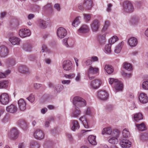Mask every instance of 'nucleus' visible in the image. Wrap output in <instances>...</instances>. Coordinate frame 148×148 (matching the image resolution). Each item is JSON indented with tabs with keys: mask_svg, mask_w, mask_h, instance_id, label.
<instances>
[{
	"mask_svg": "<svg viewBox=\"0 0 148 148\" xmlns=\"http://www.w3.org/2000/svg\"><path fill=\"white\" fill-rule=\"evenodd\" d=\"M124 44V42L122 41L119 42L115 46L114 50V51L115 53L118 54L120 52Z\"/></svg>",
	"mask_w": 148,
	"mask_h": 148,
	"instance_id": "obj_28",
	"label": "nucleus"
},
{
	"mask_svg": "<svg viewBox=\"0 0 148 148\" xmlns=\"http://www.w3.org/2000/svg\"><path fill=\"white\" fill-rule=\"evenodd\" d=\"M75 80L77 82H79L81 80V74L79 72H77L75 78Z\"/></svg>",
	"mask_w": 148,
	"mask_h": 148,
	"instance_id": "obj_47",
	"label": "nucleus"
},
{
	"mask_svg": "<svg viewBox=\"0 0 148 148\" xmlns=\"http://www.w3.org/2000/svg\"><path fill=\"white\" fill-rule=\"evenodd\" d=\"M82 113L84 114V115L80 116L79 119V120L82 122L84 127L88 128L89 126L86 118L85 115L90 116L91 115V113L90 108L89 107L86 108L83 111Z\"/></svg>",
	"mask_w": 148,
	"mask_h": 148,
	"instance_id": "obj_2",
	"label": "nucleus"
},
{
	"mask_svg": "<svg viewBox=\"0 0 148 148\" xmlns=\"http://www.w3.org/2000/svg\"><path fill=\"white\" fill-rule=\"evenodd\" d=\"M113 87L116 91H122L123 88V84L122 82L118 80L116 82Z\"/></svg>",
	"mask_w": 148,
	"mask_h": 148,
	"instance_id": "obj_25",
	"label": "nucleus"
},
{
	"mask_svg": "<svg viewBox=\"0 0 148 148\" xmlns=\"http://www.w3.org/2000/svg\"><path fill=\"white\" fill-rule=\"evenodd\" d=\"M102 34H100L98 36L99 41L100 43H104L105 41L106 35L108 33V32H105L102 31Z\"/></svg>",
	"mask_w": 148,
	"mask_h": 148,
	"instance_id": "obj_24",
	"label": "nucleus"
},
{
	"mask_svg": "<svg viewBox=\"0 0 148 148\" xmlns=\"http://www.w3.org/2000/svg\"><path fill=\"white\" fill-rule=\"evenodd\" d=\"M100 23L98 20H94L90 24V27L93 32H97L99 30L100 26Z\"/></svg>",
	"mask_w": 148,
	"mask_h": 148,
	"instance_id": "obj_8",
	"label": "nucleus"
},
{
	"mask_svg": "<svg viewBox=\"0 0 148 148\" xmlns=\"http://www.w3.org/2000/svg\"><path fill=\"white\" fill-rule=\"evenodd\" d=\"M9 40L13 45H19L21 41L20 38L14 36L10 37L9 39Z\"/></svg>",
	"mask_w": 148,
	"mask_h": 148,
	"instance_id": "obj_26",
	"label": "nucleus"
},
{
	"mask_svg": "<svg viewBox=\"0 0 148 148\" xmlns=\"http://www.w3.org/2000/svg\"><path fill=\"white\" fill-rule=\"evenodd\" d=\"M7 63L10 65H13L15 63V60L13 58H10L7 59Z\"/></svg>",
	"mask_w": 148,
	"mask_h": 148,
	"instance_id": "obj_58",
	"label": "nucleus"
},
{
	"mask_svg": "<svg viewBox=\"0 0 148 148\" xmlns=\"http://www.w3.org/2000/svg\"><path fill=\"white\" fill-rule=\"evenodd\" d=\"M81 17L78 16L76 17L73 21L72 25L74 27H77L80 23Z\"/></svg>",
	"mask_w": 148,
	"mask_h": 148,
	"instance_id": "obj_30",
	"label": "nucleus"
},
{
	"mask_svg": "<svg viewBox=\"0 0 148 148\" xmlns=\"http://www.w3.org/2000/svg\"><path fill=\"white\" fill-rule=\"evenodd\" d=\"M135 126L138 130L140 131H142L146 130V126L144 123L140 124H136Z\"/></svg>",
	"mask_w": 148,
	"mask_h": 148,
	"instance_id": "obj_32",
	"label": "nucleus"
},
{
	"mask_svg": "<svg viewBox=\"0 0 148 148\" xmlns=\"http://www.w3.org/2000/svg\"><path fill=\"white\" fill-rule=\"evenodd\" d=\"M118 39V38L116 36H114L109 39V44H111V45L112 44H113Z\"/></svg>",
	"mask_w": 148,
	"mask_h": 148,
	"instance_id": "obj_45",
	"label": "nucleus"
},
{
	"mask_svg": "<svg viewBox=\"0 0 148 148\" xmlns=\"http://www.w3.org/2000/svg\"><path fill=\"white\" fill-rule=\"evenodd\" d=\"M19 71L24 74H27L29 73L30 71L27 67L25 65H22L19 67Z\"/></svg>",
	"mask_w": 148,
	"mask_h": 148,
	"instance_id": "obj_27",
	"label": "nucleus"
},
{
	"mask_svg": "<svg viewBox=\"0 0 148 148\" xmlns=\"http://www.w3.org/2000/svg\"><path fill=\"white\" fill-rule=\"evenodd\" d=\"M120 135V132L119 130L117 129L114 130L113 131L112 135V137L108 140L109 143L112 144H117L118 142V138Z\"/></svg>",
	"mask_w": 148,
	"mask_h": 148,
	"instance_id": "obj_3",
	"label": "nucleus"
},
{
	"mask_svg": "<svg viewBox=\"0 0 148 148\" xmlns=\"http://www.w3.org/2000/svg\"><path fill=\"white\" fill-rule=\"evenodd\" d=\"M118 80L114 78H110L109 79V83L110 85H113V86L115 84L116 82L118 81Z\"/></svg>",
	"mask_w": 148,
	"mask_h": 148,
	"instance_id": "obj_50",
	"label": "nucleus"
},
{
	"mask_svg": "<svg viewBox=\"0 0 148 148\" xmlns=\"http://www.w3.org/2000/svg\"><path fill=\"white\" fill-rule=\"evenodd\" d=\"M122 75L125 79L129 78L132 76V74L131 73H127L123 72L122 73Z\"/></svg>",
	"mask_w": 148,
	"mask_h": 148,
	"instance_id": "obj_55",
	"label": "nucleus"
},
{
	"mask_svg": "<svg viewBox=\"0 0 148 148\" xmlns=\"http://www.w3.org/2000/svg\"><path fill=\"white\" fill-rule=\"evenodd\" d=\"M123 10L125 12L131 13L134 10V8L132 2L129 1H125L123 5Z\"/></svg>",
	"mask_w": 148,
	"mask_h": 148,
	"instance_id": "obj_4",
	"label": "nucleus"
},
{
	"mask_svg": "<svg viewBox=\"0 0 148 148\" xmlns=\"http://www.w3.org/2000/svg\"><path fill=\"white\" fill-rule=\"evenodd\" d=\"M97 96L99 99L102 100H105L108 98V94L105 90H101L98 92Z\"/></svg>",
	"mask_w": 148,
	"mask_h": 148,
	"instance_id": "obj_12",
	"label": "nucleus"
},
{
	"mask_svg": "<svg viewBox=\"0 0 148 148\" xmlns=\"http://www.w3.org/2000/svg\"><path fill=\"white\" fill-rule=\"evenodd\" d=\"M104 69L106 73L109 74L112 73L114 71L113 67L112 66L108 64L105 65Z\"/></svg>",
	"mask_w": 148,
	"mask_h": 148,
	"instance_id": "obj_35",
	"label": "nucleus"
},
{
	"mask_svg": "<svg viewBox=\"0 0 148 148\" xmlns=\"http://www.w3.org/2000/svg\"><path fill=\"white\" fill-rule=\"evenodd\" d=\"M99 69L96 66H90L87 71V73L88 76L90 80H92L95 78L93 76L90 77L92 75L96 74L99 73Z\"/></svg>",
	"mask_w": 148,
	"mask_h": 148,
	"instance_id": "obj_5",
	"label": "nucleus"
},
{
	"mask_svg": "<svg viewBox=\"0 0 148 148\" xmlns=\"http://www.w3.org/2000/svg\"><path fill=\"white\" fill-rule=\"evenodd\" d=\"M112 129L110 127H105L103 129L102 134H110L112 133Z\"/></svg>",
	"mask_w": 148,
	"mask_h": 148,
	"instance_id": "obj_38",
	"label": "nucleus"
},
{
	"mask_svg": "<svg viewBox=\"0 0 148 148\" xmlns=\"http://www.w3.org/2000/svg\"><path fill=\"white\" fill-rule=\"evenodd\" d=\"M50 52V51L48 49L47 46L46 45L43 44L42 46V50L40 52Z\"/></svg>",
	"mask_w": 148,
	"mask_h": 148,
	"instance_id": "obj_51",
	"label": "nucleus"
},
{
	"mask_svg": "<svg viewBox=\"0 0 148 148\" xmlns=\"http://www.w3.org/2000/svg\"><path fill=\"white\" fill-rule=\"evenodd\" d=\"M17 125L24 130H26L29 127V123L23 120H18Z\"/></svg>",
	"mask_w": 148,
	"mask_h": 148,
	"instance_id": "obj_15",
	"label": "nucleus"
},
{
	"mask_svg": "<svg viewBox=\"0 0 148 148\" xmlns=\"http://www.w3.org/2000/svg\"><path fill=\"white\" fill-rule=\"evenodd\" d=\"M96 138V136L93 135H90L88 136V141L90 144L93 145H95L97 144Z\"/></svg>",
	"mask_w": 148,
	"mask_h": 148,
	"instance_id": "obj_31",
	"label": "nucleus"
},
{
	"mask_svg": "<svg viewBox=\"0 0 148 148\" xmlns=\"http://www.w3.org/2000/svg\"><path fill=\"white\" fill-rule=\"evenodd\" d=\"M39 145L38 143L35 140H31L30 143L29 148H39Z\"/></svg>",
	"mask_w": 148,
	"mask_h": 148,
	"instance_id": "obj_36",
	"label": "nucleus"
},
{
	"mask_svg": "<svg viewBox=\"0 0 148 148\" xmlns=\"http://www.w3.org/2000/svg\"><path fill=\"white\" fill-rule=\"evenodd\" d=\"M51 4L49 3L44 6L42 8L44 11H45L51 10Z\"/></svg>",
	"mask_w": 148,
	"mask_h": 148,
	"instance_id": "obj_52",
	"label": "nucleus"
},
{
	"mask_svg": "<svg viewBox=\"0 0 148 148\" xmlns=\"http://www.w3.org/2000/svg\"><path fill=\"white\" fill-rule=\"evenodd\" d=\"M147 137V135L145 134H141L139 136V139L140 140L143 141L145 140Z\"/></svg>",
	"mask_w": 148,
	"mask_h": 148,
	"instance_id": "obj_56",
	"label": "nucleus"
},
{
	"mask_svg": "<svg viewBox=\"0 0 148 148\" xmlns=\"http://www.w3.org/2000/svg\"><path fill=\"white\" fill-rule=\"evenodd\" d=\"M83 18L86 22H88L90 20L91 14H88L84 13L83 14Z\"/></svg>",
	"mask_w": 148,
	"mask_h": 148,
	"instance_id": "obj_43",
	"label": "nucleus"
},
{
	"mask_svg": "<svg viewBox=\"0 0 148 148\" xmlns=\"http://www.w3.org/2000/svg\"><path fill=\"white\" fill-rule=\"evenodd\" d=\"M33 136L36 139L40 140H43L45 137L44 133L40 130H37L35 131Z\"/></svg>",
	"mask_w": 148,
	"mask_h": 148,
	"instance_id": "obj_11",
	"label": "nucleus"
},
{
	"mask_svg": "<svg viewBox=\"0 0 148 148\" xmlns=\"http://www.w3.org/2000/svg\"><path fill=\"white\" fill-rule=\"evenodd\" d=\"M10 97L8 94L3 93L0 95V102L3 105H6L9 102Z\"/></svg>",
	"mask_w": 148,
	"mask_h": 148,
	"instance_id": "obj_7",
	"label": "nucleus"
},
{
	"mask_svg": "<svg viewBox=\"0 0 148 148\" xmlns=\"http://www.w3.org/2000/svg\"><path fill=\"white\" fill-rule=\"evenodd\" d=\"M89 30L88 27L87 25L84 24L81 26L78 30L77 33L79 34H84L88 32Z\"/></svg>",
	"mask_w": 148,
	"mask_h": 148,
	"instance_id": "obj_21",
	"label": "nucleus"
},
{
	"mask_svg": "<svg viewBox=\"0 0 148 148\" xmlns=\"http://www.w3.org/2000/svg\"><path fill=\"white\" fill-rule=\"evenodd\" d=\"M6 110L9 112L11 113H14L16 112L17 111V108L16 106L11 104L6 107Z\"/></svg>",
	"mask_w": 148,
	"mask_h": 148,
	"instance_id": "obj_22",
	"label": "nucleus"
},
{
	"mask_svg": "<svg viewBox=\"0 0 148 148\" xmlns=\"http://www.w3.org/2000/svg\"><path fill=\"white\" fill-rule=\"evenodd\" d=\"M8 84L7 80L0 81V88H6L8 86Z\"/></svg>",
	"mask_w": 148,
	"mask_h": 148,
	"instance_id": "obj_39",
	"label": "nucleus"
},
{
	"mask_svg": "<svg viewBox=\"0 0 148 148\" xmlns=\"http://www.w3.org/2000/svg\"><path fill=\"white\" fill-rule=\"evenodd\" d=\"M69 38H66L62 40V43L63 45L67 48H69L68 45V39Z\"/></svg>",
	"mask_w": 148,
	"mask_h": 148,
	"instance_id": "obj_53",
	"label": "nucleus"
},
{
	"mask_svg": "<svg viewBox=\"0 0 148 148\" xmlns=\"http://www.w3.org/2000/svg\"><path fill=\"white\" fill-rule=\"evenodd\" d=\"M69 48L73 47L75 46V41L69 38L68 39Z\"/></svg>",
	"mask_w": 148,
	"mask_h": 148,
	"instance_id": "obj_49",
	"label": "nucleus"
},
{
	"mask_svg": "<svg viewBox=\"0 0 148 148\" xmlns=\"http://www.w3.org/2000/svg\"><path fill=\"white\" fill-rule=\"evenodd\" d=\"M72 123L73 126L71 127V129L72 130L75 131L79 129V126L77 121L75 120H73L72 121Z\"/></svg>",
	"mask_w": 148,
	"mask_h": 148,
	"instance_id": "obj_34",
	"label": "nucleus"
},
{
	"mask_svg": "<svg viewBox=\"0 0 148 148\" xmlns=\"http://www.w3.org/2000/svg\"><path fill=\"white\" fill-rule=\"evenodd\" d=\"M26 146V144L23 143H19L18 145V148H25Z\"/></svg>",
	"mask_w": 148,
	"mask_h": 148,
	"instance_id": "obj_64",
	"label": "nucleus"
},
{
	"mask_svg": "<svg viewBox=\"0 0 148 148\" xmlns=\"http://www.w3.org/2000/svg\"><path fill=\"white\" fill-rule=\"evenodd\" d=\"M8 48L5 46L0 47V56L4 58L8 55Z\"/></svg>",
	"mask_w": 148,
	"mask_h": 148,
	"instance_id": "obj_17",
	"label": "nucleus"
},
{
	"mask_svg": "<svg viewBox=\"0 0 148 148\" xmlns=\"http://www.w3.org/2000/svg\"><path fill=\"white\" fill-rule=\"evenodd\" d=\"M75 76V75L74 73H72L69 75H65V77L66 78L72 79Z\"/></svg>",
	"mask_w": 148,
	"mask_h": 148,
	"instance_id": "obj_61",
	"label": "nucleus"
},
{
	"mask_svg": "<svg viewBox=\"0 0 148 148\" xmlns=\"http://www.w3.org/2000/svg\"><path fill=\"white\" fill-rule=\"evenodd\" d=\"M72 64L71 61L67 60L63 62V68L66 71H69L72 68Z\"/></svg>",
	"mask_w": 148,
	"mask_h": 148,
	"instance_id": "obj_18",
	"label": "nucleus"
},
{
	"mask_svg": "<svg viewBox=\"0 0 148 148\" xmlns=\"http://www.w3.org/2000/svg\"><path fill=\"white\" fill-rule=\"evenodd\" d=\"M109 23L108 21L105 22L104 24L102 29L103 32H105L107 29L108 27L109 26Z\"/></svg>",
	"mask_w": 148,
	"mask_h": 148,
	"instance_id": "obj_57",
	"label": "nucleus"
},
{
	"mask_svg": "<svg viewBox=\"0 0 148 148\" xmlns=\"http://www.w3.org/2000/svg\"><path fill=\"white\" fill-rule=\"evenodd\" d=\"M112 5L111 3H108L107 4V7L106 8V10L108 12H111L112 11Z\"/></svg>",
	"mask_w": 148,
	"mask_h": 148,
	"instance_id": "obj_54",
	"label": "nucleus"
},
{
	"mask_svg": "<svg viewBox=\"0 0 148 148\" xmlns=\"http://www.w3.org/2000/svg\"><path fill=\"white\" fill-rule=\"evenodd\" d=\"M143 118V115L140 112L136 113L134 115V120L136 122H138L140 120L142 119Z\"/></svg>",
	"mask_w": 148,
	"mask_h": 148,
	"instance_id": "obj_33",
	"label": "nucleus"
},
{
	"mask_svg": "<svg viewBox=\"0 0 148 148\" xmlns=\"http://www.w3.org/2000/svg\"><path fill=\"white\" fill-rule=\"evenodd\" d=\"M84 3L85 8L88 10H90L93 6V2L92 0H85Z\"/></svg>",
	"mask_w": 148,
	"mask_h": 148,
	"instance_id": "obj_29",
	"label": "nucleus"
},
{
	"mask_svg": "<svg viewBox=\"0 0 148 148\" xmlns=\"http://www.w3.org/2000/svg\"><path fill=\"white\" fill-rule=\"evenodd\" d=\"M23 49L25 51L29 52L31 50L32 47L31 45L29 44H23L22 46Z\"/></svg>",
	"mask_w": 148,
	"mask_h": 148,
	"instance_id": "obj_37",
	"label": "nucleus"
},
{
	"mask_svg": "<svg viewBox=\"0 0 148 148\" xmlns=\"http://www.w3.org/2000/svg\"><path fill=\"white\" fill-rule=\"evenodd\" d=\"M26 99L31 103H33L35 100L34 95L33 93H31Z\"/></svg>",
	"mask_w": 148,
	"mask_h": 148,
	"instance_id": "obj_46",
	"label": "nucleus"
},
{
	"mask_svg": "<svg viewBox=\"0 0 148 148\" xmlns=\"http://www.w3.org/2000/svg\"><path fill=\"white\" fill-rule=\"evenodd\" d=\"M127 43L130 47H136L138 44L137 39L134 37H131L128 39Z\"/></svg>",
	"mask_w": 148,
	"mask_h": 148,
	"instance_id": "obj_16",
	"label": "nucleus"
},
{
	"mask_svg": "<svg viewBox=\"0 0 148 148\" xmlns=\"http://www.w3.org/2000/svg\"><path fill=\"white\" fill-rule=\"evenodd\" d=\"M64 86L62 85H56L55 87V90L57 93H59L63 90Z\"/></svg>",
	"mask_w": 148,
	"mask_h": 148,
	"instance_id": "obj_42",
	"label": "nucleus"
},
{
	"mask_svg": "<svg viewBox=\"0 0 148 148\" xmlns=\"http://www.w3.org/2000/svg\"><path fill=\"white\" fill-rule=\"evenodd\" d=\"M111 45H112L111 44H109L106 45L105 46V50L106 53L110 54L111 53Z\"/></svg>",
	"mask_w": 148,
	"mask_h": 148,
	"instance_id": "obj_44",
	"label": "nucleus"
},
{
	"mask_svg": "<svg viewBox=\"0 0 148 148\" xmlns=\"http://www.w3.org/2000/svg\"><path fill=\"white\" fill-rule=\"evenodd\" d=\"M122 134L123 136L125 138H128L130 136V134L128 129L126 128L123 130Z\"/></svg>",
	"mask_w": 148,
	"mask_h": 148,
	"instance_id": "obj_41",
	"label": "nucleus"
},
{
	"mask_svg": "<svg viewBox=\"0 0 148 148\" xmlns=\"http://www.w3.org/2000/svg\"><path fill=\"white\" fill-rule=\"evenodd\" d=\"M10 120V119L9 116L6 115L5 116L4 118L2 120V121L4 123H5L8 121Z\"/></svg>",
	"mask_w": 148,
	"mask_h": 148,
	"instance_id": "obj_63",
	"label": "nucleus"
},
{
	"mask_svg": "<svg viewBox=\"0 0 148 148\" xmlns=\"http://www.w3.org/2000/svg\"><path fill=\"white\" fill-rule=\"evenodd\" d=\"M67 34L66 30L64 28L61 27H59L57 30V35L60 38H62L66 36Z\"/></svg>",
	"mask_w": 148,
	"mask_h": 148,
	"instance_id": "obj_14",
	"label": "nucleus"
},
{
	"mask_svg": "<svg viewBox=\"0 0 148 148\" xmlns=\"http://www.w3.org/2000/svg\"><path fill=\"white\" fill-rule=\"evenodd\" d=\"M19 131L16 127H13L10 129L8 132V136L12 139H16L18 137Z\"/></svg>",
	"mask_w": 148,
	"mask_h": 148,
	"instance_id": "obj_6",
	"label": "nucleus"
},
{
	"mask_svg": "<svg viewBox=\"0 0 148 148\" xmlns=\"http://www.w3.org/2000/svg\"><path fill=\"white\" fill-rule=\"evenodd\" d=\"M125 69L128 71L132 70V65L130 63L125 62L123 63Z\"/></svg>",
	"mask_w": 148,
	"mask_h": 148,
	"instance_id": "obj_40",
	"label": "nucleus"
},
{
	"mask_svg": "<svg viewBox=\"0 0 148 148\" xmlns=\"http://www.w3.org/2000/svg\"><path fill=\"white\" fill-rule=\"evenodd\" d=\"M71 81L69 80H63L61 82L64 85H69L71 83Z\"/></svg>",
	"mask_w": 148,
	"mask_h": 148,
	"instance_id": "obj_62",
	"label": "nucleus"
},
{
	"mask_svg": "<svg viewBox=\"0 0 148 148\" xmlns=\"http://www.w3.org/2000/svg\"><path fill=\"white\" fill-rule=\"evenodd\" d=\"M101 84L100 81L98 79H95L90 82V87L91 88L93 89H98Z\"/></svg>",
	"mask_w": 148,
	"mask_h": 148,
	"instance_id": "obj_10",
	"label": "nucleus"
},
{
	"mask_svg": "<svg viewBox=\"0 0 148 148\" xmlns=\"http://www.w3.org/2000/svg\"><path fill=\"white\" fill-rule=\"evenodd\" d=\"M19 35L22 38H24L29 36L31 34L30 30L28 29L24 28L19 30Z\"/></svg>",
	"mask_w": 148,
	"mask_h": 148,
	"instance_id": "obj_9",
	"label": "nucleus"
},
{
	"mask_svg": "<svg viewBox=\"0 0 148 148\" xmlns=\"http://www.w3.org/2000/svg\"><path fill=\"white\" fill-rule=\"evenodd\" d=\"M120 144L122 147L128 148L131 147L132 143L127 139H123L121 141Z\"/></svg>",
	"mask_w": 148,
	"mask_h": 148,
	"instance_id": "obj_20",
	"label": "nucleus"
},
{
	"mask_svg": "<svg viewBox=\"0 0 148 148\" xmlns=\"http://www.w3.org/2000/svg\"><path fill=\"white\" fill-rule=\"evenodd\" d=\"M84 5V2H82L79 3L78 5V9L82 11L84 10V8L83 6Z\"/></svg>",
	"mask_w": 148,
	"mask_h": 148,
	"instance_id": "obj_59",
	"label": "nucleus"
},
{
	"mask_svg": "<svg viewBox=\"0 0 148 148\" xmlns=\"http://www.w3.org/2000/svg\"><path fill=\"white\" fill-rule=\"evenodd\" d=\"M139 20V18L136 16L133 17L132 19V22L134 23H138Z\"/></svg>",
	"mask_w": 148,
	"mask_h": 148,
	"instance_id": "obj_60",
	"label": "nucleus"
},
{
	"mask_svg": "<svg viewBox=\"0 0 148 148\" xmlns=\"http://www.w3.org/2000/svg\"><path fill=\"white\" fill-rule=\"evenodd\" d=\"M50 22V19L49 18H48L46 21L41 19L38 21L39 25L40 27L42 29L46 28L49 23Z\"/></svg>",
	"mask_w": 148,
	"mask_h": 148,
	"instance_id": "obj_19",
	"label": "nucleus"
},
{
	"mask_svg": "<svg viewBox=\"0 0 148 148\" xmlns=\"http://www.w3.org/2000/svg\"><path fill=\"white\" fill-rule=\"evenodd\" d=\"M138 100L142 104H145L148 102V97L146 94L144 92L140 94L138 97Z\"/></svg>",
	"mask_w": 148,
	"mask_h": 148,
	"instance_id": "obj_13",
	"label": "nucleus"
},
{
	"mask_svg": "<svg viewBox=\"0 0 148 148\" xmlns=\"http://www.w3.org/2000/svg\"><path fill=\"white\" fill-rule=\"evenodd\" d=\"M142 87L144 90H148V80H145L143 82Z\"/></svg>",
	"mask_w": 148,
	"mask_h": 148,
	"instance_id": "obj_48",
	"label": "nucleus"
},
{
	"mask_svg": "<svg viewBox=\"0 0 148 148\" xmlns=\"http://www.w3.org/2000/svg\"><path fill=\"white\" fill-rule=\"evenodd\" d=\"M19 108L22 111H24L26 108V104L25 101L22 99H20L18 101Z\"/></svg>",
	"mask_w": 148,
	"mask_h": 148,
	"instance_id": "obj_23",
	"label": "nucleus"
},
{
	"mask_svg": "<svg viewBox=\"0 0 148 148\" xmlns=\"http://www.w3.org/2000/svg\"><path fill=\"white\" fill-rule=\"evenodd\" d=\"M73 104L71 116L76 118L81 115V111L79 107H82L86 106V102L85 99L80 97H74L73 100Z\"/></svg>",
	"mask_w": 148,
	"mask_h": 148,
	"instance_id": "obj_1",
	"label": "nucleus"
}]
</instances>
